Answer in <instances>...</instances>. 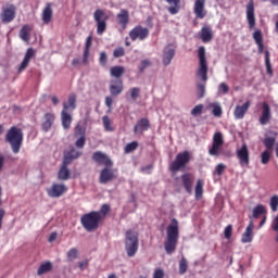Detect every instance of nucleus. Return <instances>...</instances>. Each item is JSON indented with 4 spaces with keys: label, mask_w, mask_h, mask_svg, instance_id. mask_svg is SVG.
Masks as SVG:
<instances>
[{
    "label": "nucleus",
    "mask_w": 278,
    "mask_h": 278,
    "mask_svg": "<svg viewBox=\"0 0 278 278\" xmlns=\"http://www.w3.org/2000/svg\"><path fill=\"white\" fill-rule=\"evenodd\" d=\"M179 237V220L177 218H172L169 225L166 228V240L164 242V249L168 255H172L176 251Z\"/></svg>",
    "instance_id": "obj_1"
},
{
    "label": "nucleus",
    "mask_w": 278,
    "mask_h": 278,
    "mask_svg": "<svg viewBox=\"0 0 278 278\" xmlns=\"http://www.w3.org/2000/svg\"><path fill=\"white\" fill-rule=\"evenodd\" d=\"M61 124L64 130H70L73 124V113L77 109V94L71 92L66 101L62 103Z\"/></svg>",
    "instance_id": "obj_2"
},
{
    "label": "nucleus",
    "mask_w": 278,
    "mask_h": 278,
    "mask_svg": "<svg viewBox=\"0 0 278 278\" xmlns=\"http://www.w3.org/2000/svg\"><path fill=\"white\" fill-rule=\"evenodd\" d=\"M4 140L10 144L11 151L18 154L23 146L24 132L21 128L12 126L8 129Z\"/></svg>",
    "instance_id": "obj_3"
},
{
    "label": "nucleus",
    "mask_w": 278,
    "mask_h": 278,
    "mask_svg": "<svg viewBox=\"0 0 278 278\" xmlns=\"http://www.w3.org/2000/svg\"><path fill=\"white\" fill-rule=\"evenodd\" d=\"M103 216L98 211H91L81 215L80 224L83 228L88 232H93L99 229Z\"/></svg>",
    "instance_id": "obj_4"
},
{
    "label": "nucleus",
    "mask_w": 278,
    "mask_h": 278,
    "mask_svg": "<svg viewBox=\"0 0 278 278\" xmlns=\"http://www.w3.org/2000/svg\"><path fill=\"white\" fill-rule=\"evenodd\" d=\"M139 250V233L131 229L125 232V251L128 257H134Z\"/></svg>",
    "instance_id": "obj_5"
},
{
    "label": "nucleus",
    "mask_w": 278,
    "mask_h": 278,
    "mask_svg": "<svg viewBox=\"0 0 278 278\" xmlns=\"http://www.w3.org/2000/svg\"><path fill=\"white\" fill-rule=\"evenodd\" d=\"M199 66L197 70V77L200 78L203 83L208 80V64L206 58V49L204 46L199 47L198 49Z\"/></svg>",
    "instance_id": "obj_6"
},
{
    "label": "nucleus",
    "mask_w": 278,
    "mask_h": 278,
    "mask_svg": "<svg viewBox=\"0 0 278 278\" xmlns=\"http://www.w3.org/2000/svg\"><path fill=\"white\" fill-rule=\"evenodd\" d=\"M110 21V15L103 9H96L93 12V22L97 28V35L103 36L108 30V22Z\"/></svg>",
    "instance_id": "obj_7"
},
{
    "label": "nucleus",
    "mask_w": 278,
    "mask_h": 278,
    "mask_svg": "<svg viewBox=\"0 0 278 278\" xmlns=\"http://www.w3.org/2000/svg\"><path fill=\"white\" fill-rule=\"evenodd\" d=\"M191 162V153L188 150L179 152L175 160L169 164L172 173H178L187 167Z\"/></svg>",
    "instance_id": "obj_8"
},
{
    "label": "nucleus",
    "mask_w": 278,
    "mask_h": 278,
    "mask_svg": "<svg viewBox=\"0 0 278 278\" xmlns=\"http://www.w3.org/2000/svg\"><path fill=\"white\" fill-rule=\"evenodd\" d=\"M225 144V139H224V135L220 131H216L213 135V141H212V146L208 148V154L211 156H219L222 151H223V147Z\"/></svg>",
    "instance_id": "obj_9"
},
{
    "label": "nucleus",
    "mask_w": 278,
    "mask_h": 278,
    "mask_svg": "<svg viewBox=\"0 0 278 278\" xmlns=\"http://www.w3.org/2000/svg\"><path fill=\"white\" fill-rule=\"evenodd\" d=\"M150 35V30L148 27H143L141 25L135 26L129 31V38L131 41H144Z\"/></svg>",
    "instance_id": "obj_10"
},
{
    "label": "nucleus",
    "mask_w": 278,
    "mask_h": 278,
    "mask_svg": "<svg viewBox=\"0 0 278 278\" xmlns=\"http://www.w3.org/2000/svg\"><path fill=\"white\" fill-rule=\"evenodd\" d=\"M68 188L64 184H52L50 188L46 189L47 195L52 199H59L67 192Z\"/></svg>",
    "instance_id": "obj_11"
},
{
    "label": "nucleus",
    "mask_w": 278,
    "mask_h": 278,
    "mask_svg": "<svg viewBox=\"0 0 278 278\" xmlns=\"http://www.w3.org/2000/svg\"><path fill=\"white\" fill-rule=\"evenodd\" d=\"M115 179H117V174L115 169H112V166H104V168L101 169L99 176V182L101 185H106Z\"/></svg>",
    "instance_id": "obj_12"
},
{
    "label": "nucleus",
    "mask_w": 278,
    "mask_h": 278,
    "mask_svg": "<svg viewBox=\"0 0 278 278\" xmlns=\"http://www.w3.org/2000/svg\"><path fill=\"white\" fill-rule=\"evenodd\" d=\"M237 157L240 166L244 167L250 165V150L247 143H243L242 147L237 150Z\"/></svg>",
    "instance_id": "obj_13"
},
{
    "label": "nucleus",
    "mask_w": 278,
    "mask_h": 278,
    "mask_svg": "<svg viewBox=\"0 0 278 278\" xmlns=\"http://www.w3.org/2000/svg\"><path fill=\"white\" fill-rule=\"evenodd\" d=\"M247 21L249 29H254L256 27V14H255V2L250 0L247 4Z\"/></svg>",
    "instance_id": "obj_14"
},
{
    "label": "nucleus",
    "mask_w": 278,
    "mask_h": 278,
    "mask_svg": "<svg viewBox=\"0 0 278 278\" xmlns=\"http://www.w3.org/2000/svg\"><path fill=\"white\" fill-rule=\"evenodd\" d=\"M91 159L99 165H103L104 167H113V161L102 151L93 152Z\"/></svg>",
    "instance_id": "obj_15"
},
{
    "label": "nucleus",
    "mask_w": 278,
    "mask_h": 278,
    "mask_svg": "<svg viewBox=\"0 0 278 278\" xmlns=\"http://www.w3.org/2000/svg\"><path fill=\"white\" fill-rule=\"evenodd\" d=\"M273 119L271 108L268 102H263L262 104V114L260 116V124L266 126Z\"/></svg>",
    "instance_id": "obj_16"
},
{
    "label": "nucleus",
    "mask_w": 278,
    "mask_h": 278,
    "mask_svg": "<svg viewBox=\"0 0 278 278\" xmlns=\"http://www.w3.org/2000/svg\"><path fill=\"white\" fill-rule=\"evenodd\" d=\"M117 25L121 27L122 31H125L130 22L129 11L126 9H122L119 13L116 15Z\"/></svg>",
    "instance_id": "obj_17"
},
{
    "label": "nucleus",
    "mask_w": 278,
    "mask_h": 278,
    "mask_svg": "<svg viewBox=\"0 0 278 278\" xmlns=\"http://www.w3.org/2000/svg\"><path fill=\"white\" fill-rule=\"evenodd\" d=\"M109 91L113 98H117L118 96H121L124 91L123 79H111Z\"/></svg>",
    "instance_id": "obj_18"
},
{
    "label": "nucleus",
    "mask_w": 278,
    "mask_h": 278,
    "mask_svg": "<svg viewBox=\"0 0 278 278\" xmlns=\"http://www.w3.org/2000/svg\"><path fill=\"white\" fill-rule=\"evenodd\" d=\"M207 0H195L193 5V13L195 15V18L198 20H204L207 15V12L205 10Z\"/></svg>",
    "instance_id": "obj_19"
},
{
    "label": "nucleus",
    "mask_w": 278,
    "mask_h": 278,
    "mask_svg": "<svg viewBox=\"0 0 278 278\" xmlns=\"http://www.w3.org/2000/svg\"><path fill=\"white\" fill-rule=\"evenodd\" d=\"M55 123V114L51 112H47L43 114L41 130L43 132H49Z\"/></svg>",
    "instance_id": "obj_20"
},
{
    "label": "nucleus",
    "mask_w": 278,
    "mask_h": 278,
    "mask_svg": "<svg viewBox=\"0 0 278 278\" xmlns=\"http://www.w3.org/2000/svg\"><path fill=\"white\" fill-rule=\"evenodd\" d=\"M151 128V123L148 117L140 118L134 126L135 135H142L144 131H148Z\"/></svg>",
    "instance_id": "obj_21"
},
{
    "label": "nucleus",
    "mask_w": 278,
    "mask_h": 278,
    "mask_svg": "<svg viewBox=\"0 0 278 278\" xmlns=\"http://www.w3.org/2000/svg\"><path fill=\"white\" fill-rule=\"evenodd\" d=\"M175 55H176L175 48L172 45L166 46L163 50V59H162L163 65L165 67L169 66Z\"/></svg>",
    "instance_id": "obj_22"
},
{
    "label": "nucleus",
    "mask_w": 278,
    "mask_h": 278,
    "mask_svg": "<svg viewBox=\"0 0 278 278\" xmlns=\"http://www.w3.org/2000/svg\"><path fill=\"white\" fill-rule=\"evenodd\" d=\"M0 18L3 24H9V23L13 22L15 18V7L10 5L5 9H3L0 14Z\"/></svg>",
    "instance_id": "obj_23"
},
{
    "label": "nucleus",
    "mask_w": 278,
    "mask_h": 278,
    "mask_svg": "<svg viewBox=\"0 0 278 278\" xmlns=\"http://www.w3.org/2000/svg\"><path fill=\"white\" fill-rule=\"evenodd\" d=\"M251 108V101H245L242 105H237L233 111L236 119H243Z\"/></svg>",
    "instance_id": "obj_24"
},
{
    "label": "nucleus",
    "mask_w": 278,
    "mask_h": 278,
    "mask_svg": "<svg viewBox=\"0 0 278 278\" xmlns=\"http://www.w3.org/2000/svg\"><path fill=\"white\" fill-rule=\"evenodd\" d=\"M80 156L81 152L75 148H72L71 150L64 152L63 163H65V165H71L73 161L79 159Z\"/></svg>",
    "instance_id": "obj_25"
},
{
    "label": "nucleus",
    "mask_w": 278,
    "mask_h": 278,
    "mask_svg": "<svg viewBox=\"0 0 278 278\" xmlns=\"http://www.w3.org/2000/svg\"><path fill=\"white\" fill-rule=\"evenodd\" d=\"M35 55H36V52L33 48H28L26 50L24 59H23L22 63L18 66V73H22L23 71H25L28 67L31 59H34Z\"/></svg>",
    "instance_id": "obj_26"
},
{
    "label": "nucleus",
    "mask_w": 278,
    "mask_h": 278,
    "mask_svg": "<svg viewBox=\"0 0 278 278\" xmlns=\"http://www.w3.org/2000/svg\"><path fill=\"white\" fill-rule=\"evenodd\" d=\"M182 186L188 194L193 192V177L190 173H185L180 176Z\"/></svg>",
    "instance_id": "obj_27"
},
{
    "label": "nucleus",
    "mask_w": 278,
    "mask_h": 278,
    "mask_svg": "<svg viewBox=\"0 0 278 278\" xmlns=\"http://www.w3.org/2000/svg\"><path fill=\"white\" fill-rule=\"evenodd\" d=\"M53 18V9L52 3L48 2L42 10L41 21L45 25H49Z\"/></svg>",
    "instance_id": "obj_28"
},
{
    "label": "nucleus",
    "mask_w": 278,
    "mask_h": 278,
    "mask_svg": "<svg viewBox=\"0 0 278 278\" xmlns=\"http://www.w3.org/2000/svg\"><path fill=\"white\" fill-rule=\"evenodd\" d=\"M200 39L203 43H210L214 39V33L211 26H204L201 28Z\"/></svg>",
    "instance_id": "obj_29"
},
{
    "label": "nucleus",
    "mask_w": 278,
    "mask_h": 278,
    "mask_svg": "<svg viewBox=\"0 0 278 278\" xmlns=\"http://www.w3.org/2000/svg\"><path fill=\"white\" fill-rule=\"evenodd\" d=\"M254 222L250 220L249 225L245 228V231L242 233L241 242L242 243H251L253 241V232Z\"/></svg>",
    "instance_id": "obj_30"
},
{
    "label": "nucleus",
    "mask_w": 278,
    "mask_h": 278,
    "mask_svg": "<svg viewBox=\"0 0 278 278\" xmlns=\"http://www.w3.org/2000/svg\"><path fill=\"white\" fill-rule=\"evenodd\" d=\"M165 2L170 5L167 11L170 15H177L181 10V0H165Z\"/></svg>",
    "instance_id": "obj_31"
},
{
    "label": "nucleus",
    "mask_w": 278,
    "mask_h": 278,
    "mask_svg": "<svg viewBox=\"0 0 278 278\" xmlns=\"http://www.w3.org/2000/svg\"><path fill=\"white\" fill-rule=\"evenodd\" d=\"M68 165L65 162H62V166L58 172V179L62 181H66L71 178V170L68 169Z\"/></svg>",
    "instance_id": "obj_32"
},
{
    "label": "nucleus",
    "mask_w": 278,
    "mask_h": 278,
    "mask_svg": "<svg viewBox=\"0 0 278 278\" xmlns=\"http://www.w3.org/2000/svg\"><path fill=\"white\" fill-rule=\"evenodd\" d=\"M124 74H125L124 66L116 65L110 68V75L112 78H114V80H122V77L124 76Z\"/></svg>",
    "instance_id": "obj_33"
},
{
    "label": "nucleus",
    "mask_w": 278,
    "mask_h": 278,
    "mask_svg": "<svg viewBox=\"0 0 278 278\" xmlns=\"http://www.w3.org/2000/svg\"><path fill=\"white\" fill-rule=\"evenodd\" d=\"M53 269V265L50 261H47L46 263H42L38 269H37V275L42 276L47 273H50Z\"/></svg>",
    "instance_id": "obj_34"
},
{
    "label": "nucleus",
    "mask_w": 278,
    "mask_h": 278,
    "mask_svg": "<svg viewBox=\"0 0 278 278\" xmlns=\"http://www.w3.org/2000/svg\"><path fill=\"white\" fill-rule=\"evenodd\" d=\"M267 214V208L265 205L263 204H257L256 206H254L253 208V215L252 217L255 219H258L262 215H266Z\"/></svg>",
    "instance_id": "obj_35"
},
{
    "label": "nucleus",
    "mask_w": 278,
    "mask_h": 278,
    "mask_svg": "<svg viewBox=\"0 0 278 278\" xmlns=\"http://www.w3.org/2000/svg\"><path fill=\"white\" fill-rule=\"evenodd\" d=\"M30 30H31V28L28 25L22 26V28L20 30L21 40H23L25 42H29L30 41Z\"/></svg>",
    "instance_id": "obj_36"
},
{
    "label": "nucleus",
    "mask_w": 278,
    "mask_h": 278,
    "mask_svg": "<svg viewBox=\"0 0 278 278\" xmlns=\"http://www.w3.org/2000/svg\"><path fill=\"white\" fill-rule=\"evenodd\" d=\"M194 193H195V199H202L203 193H204V181L202 179L197 180V185L194 188Z\"/></svg>",
    "instance_id": "obj_37"
},
{
    "label": "nucleus",
    "mask_w": 278,
    "mask_h": 278,
    "mask_svg": "<svg viewBox=\"0 0 278 278\" xmlns=\"http://www.w3.org/2000/svg\"><path fill=\"white\" fill-rule=\"evenodd\" d=\"M102 124L105 131H109V132L115 131V127L113 126L112 119L110 118L109 115L102 116Z\"/></svg>",
    "instance_id": "obj_38"
},
{
    "label": "nucleus",
    "mask_w": 278,
    "mask_h": 278,
    "mask_svg": "<svg viewBox=\"0 0 278 278\" xmlns=\"http://www.w3.org/2000/svg\"><path fill=\"white\" fill-rule=\"evenodd\" d=\"M206 94V84L205 83H198L197 84V96L198 99H203Z\"/></svg>",
    "instance_id": "obj_39"
},
{
    "label": "nucleus",
    "mask_w": 278,
    "mask_h": 278,
    "mask_svg": "<svg viewBox=\"0 0 278 278\" xmlns=\"http://www.w3.org/2000/svg\"><path fill=\"white\" fill-rule=\"evenodd\" d=\"M265 65H266V71L269 76H273V65L270 61V52L269 50L265 51Z\"/></svg>",
    "instance_id": "obj_40"
},
{
    "label": "nucleus",
    "mask_w": 278,
    "mask_h": 278,
    "mask_svg": "<svg viewBox=\"0 0 278 278\" xmlns=\"http://www.w3.org/2000/svg\"><path fill=\"white\" fill-rule=\"evenodd\" d=\"M189 265L185 256L179 261V275H185L188 271Z\"/></svg>",
    "instance_id": "obj_41"
},
{
    "label": "nucleus",
    "mask_w": 278,
    "mask_h": 278,
    "mask_svg": "<svg viewBox=\"0 0 278 278\" xmlns=\"http://www.w3.org/2000/svg\"><path fill=\"white\" fill-rule=\"evenodd\" d=\"M78 257V249L77 248H71L66 253L67 262H73Z\"/></svg>",
    "instance_id": "obj_42"
},
{
    "label": "nucleus",
    "mask_w": 278,
    "mask_h": 278,
    "mask_svg": "<svg viewBox=\"0 0 278 278\" xmlns=\"http://www.w3.org/2000/svg\"><path fill=\"white\" fill-rule=\"evenodd\" d=\"M74 137H86V127L81 124H77L74 130Z\"/></svg>",
    "instance_id": "obj_43"
},
{
    "label": "nucleus",
    "mask_w": 278,
    "mask_h": 278,
    "mask_svg": "<svg viewBox=\"0 0 278 278\" xmlns=\"http://www.w3.org/2000/svg\"><path fill=\"white\" fill-rule=\"evenodd\" d=\"M203 111H204V104H198V105H195V106L191 110L190 114H191L193 117H198V116H200V115L203 114Z\"/></svg>",
    "instance_id": "obj_44"
},
{
    "label": "nucleus",
    "mask_w": 278,
    "mask_h": 278,
    "mask_svg": "<svg viewBox=\"0 0 278 278\" xmlns=\"http://www.w3.org/2000/svg\"><path fill=\"white\" fill-rule=\"evenodd\" d=\"M263 143L267 150H273V147H275V137H265Z\"/></svg>",
    "instance_id": "obj_45"
},
{
    "label": "nucleus",
    "mask_w": 278,
    "mask_h": 278,
    "mask_svg": "<svg viewBox=\"0 0 278 278\" xmlns=\"http://www.w3.org/2000/svg\"><path fill=\"white\" fill-rule=\"evenodd\" d=\"M212 114L214 117L220 118L223 116V108L220 104H213Z\"/></svg>",
    "instance_id": "obj_46"
},
{
    "label": "nucleus",
    "mask_w": 278,
    "mask_h": 278,
    "mask_svg": "<svg viewBox=\"0 0 278 278\" xmlns=\"http://www.w3.org/2000/svg\"><path fill=\"white\" fill-rule=\"evenodd\" d=\"M138 147H139V143L137 141H131L126 144L125 153H131V152L136 151L138 149Z\"/></svg>",
    "instance_id": "obj_47"
},
{
    "label": "nucleus",
    "mask_w": 278,
    "mask_h": 278,
    "mask_svg": "<svg viewBox=\"0 0 278 278\" xmlns=\"http://www.w3.org/2000/svg\"><path fill=\"white\" fill-rule=\"evenodd\" d=\"M100 213V216L105 217L111 212V205L108 203H104L101 205L100 211H97Z\"/></svg>",
    "instance_id": "obj_48"
},
{
    "label": "nucleus",
    "mask_w": 278,
    "mask_h": 278,
    "mask_svg": "<svg viewBox=\"0 0 278 278\" xmlns=\"http://www.w3.org/2000/svg\"><path fill=\"white\" fill-rule=\"evenodd\" d=\"M253 39L256 45L263 43L264 42V37L262 30H255L253 34Z\"/></svg>",
    "instance_id": "obj_49"
},
{
    "label": "nucleus",
    "mask_w": 278,
    "mask_h": 278,
    "mask_svg": "<svg viewBox=\"0 0 278 278\" xmlns=\"http://www.w3.org/2000/svg\"><path fill=\"white\" fill-rule=\"evenodd\" d=\"M131 100L136 101L141 93V89L138 87H134L129 90Z\"/></svg>",
    "instance_id": "obj_50"
},
{
    "label": "nucleus",
    "mask_w": 278,
    "mask_h": 278,
    "mask_svg": "<svg viewBox=\"0 0 278 278\" xmlns=\"http://www.w3.org/2000/svg\"><path fill=\"white\" fill-rule=\"evenodd\" d=\"M99 64L103 67L108 65V53L105 51L100 52Z\"/></svg>",
    "instance_id": "obj_51"
},
{
    "label": "nucleus",
    "mask_w": 278,
    "mask_h": 278,
    "mask_svg": "<svg viewBox=\"0 0 278 278\" xmlns=\"http://www.w3.org/2000/svg\"><path fill=\"white\" fill-rule=\"evenodd\" d=\"M262 164L263 165H267L269 162H270V157H271V154L268 150H265L263 153H262Z\"/></svg>",
    "instance_id": "obj_52"
},
{
    "label": "nucleus",
    "mask_w": 278,
    "mask_h": 278,
    "mask_svg": "<svg viewBox=\"0 0 278 278\" xmlns=\"http://www.w3.org/2000/svg\"><path fill=\"white\" fill-rule=\"evenodd\" d=\"M86 146V136H80L77 138V140L75 141V147L77 149H84Z\"/></svg>",
    "instance_id": "obj_53"
},
{
    "label": "nucleus",
    "mask_w": 278,
    "mask_h": 278,
    "mask_svg": "<svg viewBox=\"0 0 278 278\" xmlns=\"http://www.w3.org/2000/svg\"><path fill=\"white\" fill-rule=\"evenodd\" d=\"M152 65L150 60H142L139 66V73L143 74L144 71Z\"/></svg>",
    "instance_id": "obj_54"
},
{
    "label": "nucleus",
    "mask_w": 278,
    "mask_h": 278,
    "mask_svg": "<svg viewBox=\"0 0 278 278\" xmlns=\"http://www.w3.org/2000/svg\"><path fill=\"white\" fill-rule=\"evenodd\" d=\"M270 208L273 212H277L278 210V195H271L270 198Z\"/></svg>",
    "instance_id": "obj_55"
},
{
    "label": "nucleus",
    "mask_w": 278,
    "mask_h": 278,
    "mask_svg": "<svg viewBox=\"0 0 278 278\" xmlns=\"http://www.w3.org/2000/svg\"><path fill=\"white\" fill-rule=\"evenodd\" d=\"M233 232V225L229 224L225 227L224 235L226 239H231Z\"/></svg>",
    "instance_id": "obj_56"
},
{
    "label": "nucleus",
    "mask_w": 278,
    "mask_h": 278,
    "mask_svg": "<svg viewBox=\"0 0 278 278\" xmlns=\"http://www.w3.org/2000/svg\"><path fill=\"white\" fill-rule=\"evenodd\" d=\"M113 56L115 59H119L125 56V49L123 47H118L113 51Z\"/></svg>",
    "instance_id": "obj_57"
},
{
    "label": "nucleus",
    "mask_w": 278,
    "mask_h": 278,
    "mask_svg": "<svg viewBox=\"0 0 278 278\" xmlns=\"http://www.w3.org/2000/svg\"><path fill=\"white\" fill-rule=\"evenodd\" d=\"M218 91L223 94H228L230 91V87L226 83H220L218 86Z\"/></svg>",
    "instance_id": "obj_58"
},
{
    "label": "nucleus",
    "mask_w": 278,
    "mask_h": 278,
    "mask_svg": "<svg viewBox=\"0 0 278 278\" xmlns=\"http://www.w3.org/2000/svg\"><path fill=\"white\" fill-rule=\"evenodd\" d=\"M114 99L112 96H106L104 100V104L109 110L113 109Z\"/></svg>",
    "instance_id": "obj_59"
},
{
    "label": "nucleus",
    "mask_w": 278,
    "mask_h": 278,
    "mask_svg": "<svg viewBox=\"0 0 278 278\" xmlns=\"http://www.w3.org/2000/svg\"><path fill=\"white\" fill-rule=\"evenodd\" d=\"M225 170H226V165H225L224 163L217 164V166H216V174H217L218 176H223V174L225 173Z\"/></svg>",
    "instance_id": "obj_60"
},
{
    "label": "nucleus",
    "mask_w": 278,
    "mask_h": 278,
    "mask_svg": "<svg viewBox=\"0 0 278 278\" xmlns=\"http://www.w3.org/2000/svg\"><path fill=\"white\" fill-rule=\"evenodd\" d=\"M153 278H165L164 269H155L153 273Z\"/></svg>",
    "instance_id": "obj_61"
},
{
    "label": "nucleus",
    "mask_w": 278,
    "mask_h": 278,
    "mask_svg": "<svg viewBox=\"0 0 278 278\" xmlns=\"http://www.w3.org/2000/svg\"><path fill=\"white\" fill-rule=\"evenodd\" d=\"M271 229L278 235V214L271 222Z\"/></svg>",
    "instance_id": "obj_62"
},
{
    "label": "nucleus",
    "mask_w": 278,
    "mask_h": 278,
    "mask_svg": "<svg viewBox=\"0 0 278 278\" xmlns=\"http://www.w3.org/2000/svg\"><path fill=\"white\" fill-rule=\"evenodd\" d=\"M90 56V49H84L83 63L87 64Z\"/></svg>",
    "instance_id": "obj_63"
},
{
    "label": "nucleus",
    "mask_w": 278,
    "mask_h": 278,
    "mask_svg": "<svg viewBox=\"0 0 278 278\" xmlns=\"http://www.w3.org/2000/svg\"><path fill=\"white\" fill-rule=\"evenodd\" d=\"M58 239V232L56 231H52L48 238V241L50 243L54 242Z\"/></svg>",
    "instance_id": "obj_64"
}]
</instances>
